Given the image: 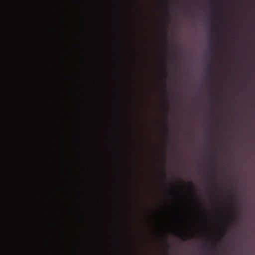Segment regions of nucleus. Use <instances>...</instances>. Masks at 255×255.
<instances>
[{
  "instance_id": "10",
  "label": "nucleus",
  "mask_w": 255,
  "mask_h": 255,
  "mask_svg": "<svg viewBox=\"0 0 255 255\" xmlns=\"http://www.w3.org/2000/svg\"><path fill=\"white\" fill-rule=\"evenodd\" d=\"M209 81H210V82H211L212 81H211V80H210Z\"/></svg>"
},
{
  "instance_id": "1",
  "label": "nucleus",
  "mask_w": 255,
  "mask_h": 255,
  "mask_svg": "<svg viewBox=\"0 0 255 255\" xmlns=\"http://www.w3.org/2000/svg\"><path fill=\"white\" fill-rule=\"evenodd\" d=\"M207 70L208 72H211L213 69V60L212 59H210L209 60V62L207 65L206 67Z\"/></svg>"
},
{
  "instance_id": "2",
  "label": "nucleus",
  "mask_w": 255,
  "mask_h": 255,
  "mask_svg": "<svg viewBox=\"0 0 255 255\" xmlns=\"http://www.w3.org/2000/svg\"><path fill=\"white\" fill-rule=\"evenodd\" d=\"M163 66L164 67H165L166 66V64H167V60H166V58L165 56H164L163 57Z\"/></svg>"
},
{
  "instance_id": "9",
  "label": "nucleus",
  "mask_w": 255,
  "mask_h": 255,
  "mask_svg": "<svg viewBox=\"0 0 255 255\" xmlns=\"http://www.w3.org/2000/svg\"><path fill=\"white\" fill-rule=\"evenodd\" d=\"M210 42H211V43L212 44L213 43V40H211Z\"/></svg>"
},
{
  "instance_id": "7",
  "label": "nucleus",
  "mask_w": 255,
  "mask_h": 255,
  "mask_svg": "<svg viewBox=\"0 0 255 255\" xmlns=\"http://www.w3.org/2000/svg\"><path fill=\"white\" fill-rule=\"evenodd\" d=\"M166 15H167V16H169V13H168V12H166Z\"/></svg>"
},
{
  "instance_id": "5",
  "label": "nucleus",
  "mask_w": 255,
  "mask_h": 255,
  "mask_svg": "<svg viewBox=\"0 0 255 255\" xmlns=\"http://www.w3.org/2000/svg\"><path fill=\"white\" fill-rule=\"evenodd\" d=\"M182 239H183L184 241H185L187 240V238L182 237Z\"/></svg>"
},
{
  "instance_id": "3",
  "label": "nucleus",
  "mask_w": 255,
  "mask_h": 255,
  "mask_svg": "<svg viewBox=\"0 0 255 255\" xmlns=\"http://www.w3.org/2000/svg\"><path fill=\"white\" fill-rule=\"evenodd\" d=\"M174 57H172V59L170 61V62L172 63V64H174Z\"/></svg>"
},
{
  "instance_id": "8",
  "label": "nucleus",
  "mask_w": 255,
  "mask_h": 255,
  "mask_svg": "<svg viewBox=\"0 0 255 255\" xmlns=\"http://www.w3.org/2000/svg\"><path fill=\"white\" fill-rule=\"evenodd\" d=\"M190 184L191 186H192V187L193 186V184H192L191 183H190Z\"/></svg>"
},
{
  "instance_id": "4",
  "label": "nucleus",
  "mask_w": 255,
  "mask_h": 255,
  "mask_svg": "<svg viewBox=\"0 0 255 255\" xmlns=\"http://www.w3.org/2000/svg\"><path fill=\"white\" fill-rule=\"evenodd\" d=\"M206 80H228L227 79H207Z\"/></svg>"
},
{
  "instance_id": "6",
  "label": "nucleus",
  "mask_w": 255,
  "mask_h": 255,
  "mask_svg": "<svg viewBox=\"0 0 255 255\" xmlns=\"http://www.w3.org/2000/svg\"><path fill=\"white\" fill-rule=\"evenodd\" d=\"M220 66H222L223 65V63L221 62H220Z\"/></svg>"
}]
</instances>
